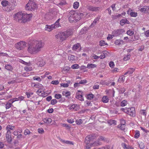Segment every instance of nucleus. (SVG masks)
<instances>
[{
	"label": "nucleus",
	"mask_w": 149,
	"mask_h": 149,
	"mask_svg": "<svg viewBox=\"0 0 149 149\" xmlns=\"http://www.w3.org/2000/svg\"><path fill=\"white\" fill-rule=\"evenodd\" d=\"M122 29H118L114 30L112 32V34L113 36H117L121 34L122 33Z\"/></svg>",
	"instance_id": "obj_11"
},
{
	"label": "nucleus",
	"mask_w": 149,
	"mask_h": 149,
	"mask_svg": "<svg viewBox=\"0 0 149 149\" xmlns=\"http://www.w3.org/2000/svg\"><path fill=\"white\" fill-rule=\"evenodd\" d=\"M26 42L23 41H20L15 45V47L18 49H23L26 46Z\"/></svg>",
	"instance_id": "obj_6"
},
{
	"label": "nucleus",
	"mask_w": 149,
	"mask_h": 149,
	"mask_svg": "<svg viewBox=\"0 0 149 149\" xmlns=\"http://www.w3.org/2000/svg\"><path fill=\"white\" fill-rule=\"evenodd\" d=\"M127 13L130 15L132 17H136L137 15V14L136 12L133 11L130 8L127 11Z\"/></svg>",
	"instance_id": "obj_12"
},
{
	"label": "nucleus",
	"mask_w": 149,
	"mask_h": 149,
	"mask_svg": "<svg viewBox=\"0 0 149 149\" xmlns=\"http://www.w3.org/2000/svg\"><path fill=\"white\" fill-rule=\"evenodd\" d=\"M43 121L45 123L49 124L51 123L52 120L51 118H46L43 119Z\"/></svg>",
	"instance_id": "obj_22"
},
{
	"label": "nucleus",
	"mask_w": 149,
	"mask_h": 149,
	"mask_svg": "<svg viewBox=\"0 0 149 149\" xmlns=\"http://www.w3.org/2000/svg\"><path fill=\"white\" fill-rule=\"evenodd\" d=\"M73 34V32L72 31L68 30L65 31L59 32L55 35V37L57 39H60V40L62 41L72 36Z\"/></svg>",
	"instance_id": "obj_2"
},
{
	"label": "nucleus",
	"mask_w": 149,
	"mask_h": 149,
	"mask_svg": "<svg viewBox=\"0 0 149 149\" xmlns=\"http://www.w3.org/2000/svg\"><path fill=\"white\" fill-rule=\"evenodd\" d=\"M96 67V65L95 64L91 63V64H88L87 65V68H89L91 69L92 68H94Z\"/></svg>",
	"instance_id": "obj_32"
},
{
	"label": "nucleus",
	"mask_w": 149,
	"mask_h": 149,
	"mask_svg": "<svg viewBox=\"0 0 149 149\" xmlns=\"http://www.w3.org/2000/svg\"><path fill=\"white\" fill-rule=\"evenodd\" d=\"M94 96V95L92 94H90L87 95V98L88 99L91 100L92 99Z\"/></svg>",
	"instance_id": "obj_38"
},
{
	"label": "nucleus",
	"mask_w": 149,
	"mask_h": 149,
	"mask_svg": "<svg viewBox=\"0 0 149 149\" xmlns=\"http://www.w3.org/2000/svg\"><path fill=\"white\" fill-rule=\"evenodd\" d=\"M53 14L51 13H48L46 15L45 17L48 19H53Z\"/></svg>",
	"instance_id": "obj_23"
},
{
	"label": "nucleus",
	"mask_w": 149,
	"mask_h": 149,
	"mask_svg": "<svg viewBox=\"0 0 149 149\" xmlns=\"http://www.w3.org/2000/svg\"><path fill=\"white\" fill-rule=\"evenodd\" d=\"M80 47V45L79 43H77L73 46L72 49L74 50H76L77 49H78Z\"/></svg>",
	"instance_id": "obj_27"
},
{
	"label": "nucleus",
	"mask_w": 149,
	"mask_h": 149,
	"mask_svg": "<svg viewBox=\"0 0 149 149\" xmlns=\"http://www.w3.org/2000/svg\"><path fill=\"white\" fill-rule=\"evenodd\" d=\"M24 70L26 71H29L31 70H32V69L31 67L26 66L24 67Z\"/></svg>",
	"instance_id": "obj_43"
},
{
	"label": "nucleus",
	"mask_w": 149,
	"mask_h": 149,
	"mask_svg": "<svg viewBox=\"0 0 149 149\" xmlns=\"http://www.w3.org/2000/svg\"><path fill=\"white\" fill-rule=\"evenodd\" d=\"M53 26L52 24L51 25H46L45 29L49 31H50L54 29Z\"/></svg>",
	"instance_id": "obj_17"
},
{
	"label": "nucleus",
	"mask_w": 149,
	"mask_h": 149,
	"mask_svg": "<svg viewBox=\"0 0 149 149\" xmlns=\"http://www.w3.org/2000/svg\"><path fill=\"white\" fill-rule=\"evenodd\" d=\"M79 65L77 64H74L71 66V68L73 69H76L79 68Z\"/></svg>",
	"instance_id": "obj_46"
},
{
	"label": "nucleus",
	"mask_w": 149,
	"mask_h": 149,
	"mask_svg": "<svg viewBox=\"0 0 149 149\" xmlns=\"http://www.w3.org/2000/svg\"><path fill=\"white\" fill-rule=\"evenodd\" d=\"M110 147L109 146H106L104 147H102L98 149H109Z\"/></svg>",
	"instance_id": "obj_58"
},
{
	"label": "nucleus",
	"mask_w": 149,
	"mask_h": 149,
	"mask_svg": "<svg viewBox=\"0 0 149 149\" xmlns=\"http://www.w3.org/2000/svg\"><path fill=\"white\" fill-rule=\"evenodd\" d=\"M139 146L141 149H143L145 147L144 144L142 143L139 144Z\"/></svg>",
	"instance_id": "obj_59"
},
{
	"label": "nucleus",
	"mask_w": 149,
	"mask_h": 149,
	"mask_svg": "<svg viewBox=\"0 0 149 149\" xmlns=\"http://www.w3.org/2000/svg\"><path fill=\"white\" fill-rule=\"evenodd\" d=\"M119 127L120 128V129L122 130H123L125 129V125L121 124L119 126Z\"/></svg>",
	"instance_id": "obj_62"
},
{
	"label": "nucleus",
	"mask_w": 149,
	"mask_h": 149,
	"mask_svg": "<svg viewBox=\"0 0 149 149\" xmlns=\"http://www.w3.org/2000/svg\"><path fill=\"white\" fill-rule=\"evenodd\" d=\"M57 100L55 99H53L51 100V104L52 105H54L57 103Z\"/></svg>",
	"instance_id": "obj_51"
},
{
	"label": "nucleus",
	"mask_w": 149,
	"mask_h": 149,
	"mask_svg": "<svg viewBox=\"0 0 149 149\" xmlns=\"http://www.w3.org/2000/svg\"><path fill=\"white\" fill-rule=\"evenodd\" d=\"M127 104V101L125 100H123L121 103L120 106L121 107H124Z\"/></svg>",
	"instance_id": "obj_45"
},
{
	"label": "nucleus",
	"mask_w": 149,
	"mask_h": 149,
	"mask_svg": "<svg viewBox=\"0 0 149 149\" xmlns=\"http://www.w3.org/2000/svg\"><path fill=\"white\" fill-rule=\"evenodd\" d=\"M61 86L63 87H67L68 86V84L67 83L66 84H61Z\"/></svg>",
	"instance_id": "obj_63"
},
{
	"label": "nucleus",
	"mask_w": 149,
	"mask_h": 149,
	"mask_svg": "<svg viewBox=\"0 0 149 149\" xmlns=\"http://www.w3.org/2000/svg\"><path fill=\"white\" fill-rule=\"evenodd\" d=\"M6 139L8 143H10L12 141L10 131H7L6 135Z\"/></svg>",
	"instance_id": "obj_9"
},
{
	"label": "nucleus",
	"mask_w": 149,
	"mask_h": 149,
	"mask_svg": "<svg viewBox=\"0 0 149 149\" xmlns=\"http://www.w3.org/2000/svg\"><path fill=\"white\" fill-rule=\"evenodd\" d=\"M124 43V41L123 40L120 39L116 40L115 42V44L117 45H119L120 44H123Z\"/></svg>",
	"instance_id": "obj_24"
},
{
	"label": "nucleus",
	"mask_w": 149,
	"mask_h": 149,
	"mask_svg": "<svg viewBox=\"0 0 149 149\" xmlns=\"http://www.w3.org/2000/svg\"><path fill=\"white\" fill-rule=\"evenodd\" d=\"M79 6V3L77 1H76L74 3L73 5V7L74 8L76 9L78 8Z\"/></svg>",
	"instance_id": "obj_37"
},
{
	"label": "nucleus",
	"mask_w": 149,
	"mask_h": 149,
	"mask_svg": "<svg viewBox=\"0 0 149 149\" xmlns=\"http://www.w3.org/2000/svg\"><path fill=\"white\" fill-rule=\"evenodd\" d=\"M140 135L139 132L138 131H136L135 134L134 136L135 138L138 139L139 138Z\"/></svg>",
	"instance_id": "obj_42"
},
{
	"label": "nucleus",
	"mask_w": 149,
	"mask_h": 149,
	"mask_svg": "<svg viewBox=\"0 0 149 149\" xmlns=\"http://www.w3.org/2000/svg\"><path fill=\"white\" fill-rule=\"evenodd\" d=\"M109 66L112 68H113L114 66L115 65L113 61H111L109 63Z\"/></svg>",
	"instance_id": "obj_52"
},
{
	"label": "nucleus",
	"mask_w": 149,
	"mask_h": 149,
	"mask_svg": "<svg viewBox=\"0 0 149 149\" xmlns=\"http://www.w3.org/2000/svg\"><path fill=\"white\" fill-rule=\"evenodd\" d=\"M59 83V82L58 80L53 81L51 82V84L54 85H57Z\"/></svg>",
	"instance_id": "obj_56"
},
{
	"label": "nucleus",
	"mask_w": 149,
	"mask_h": 149,
	"mask_svg": "<svg viewBox=\"0 0 149 149\" xmlns=\"http://www.w3.org/2000/svg\"><path fill=\"white\" fill-rule=\"evenodd\" d=\"M125 79V77L123 75H122L119 78L118 80V81L120 83L123 82L124 81Z\"/></svg>",
	"instance_id": "obj_33"
},
{
	"label": "nucleus",
	"mask_w": 149,
	"mask_h": 149,
	"mask_svg": "<svg viewBox=\"0 0 149 149\" xmlns=\"http://www.w3.org/2000/svg\"><path fill=\"white\" fill-rule=\"evenodd\" d=\"M1 4L3 7H5L9 6L10 3L8 1L3 0L2 1Z\"/></svg>",
	"instance_id": "obj_20"
},
{
	"label": "nucleus",
	"mask_w": 149,
	"mask_h": 149,
	"mask_svg": "<svg viewBox=\"0 0 149 149\" xmlns=\"http://www.w3.org/2000/svg\"><path fill=\"white\" fill-rule=\"evenodd\" d=\"M100 17V16H99L97 17L94 19L93 22L91 24L90 26L92 27L95 26L96 24V23L99 22Z\"/></svg>",
	"instance_id": "obj_16"
},
{
	"label": "nucleus",
	"mask_w": 149,
	"mask_h": 149,
	"mask_svg": "<svg viewBox=\"0 0 149 149\" xmlns=\"http://www.w3.org/2000/svg\"><path fill=\"white\" fill-rule=\"evenodd\" d=\"M15 128L14 126H13L10 125H8L6 127V130L7 131H10V130H13Z\"/></svg>",
	"instance_id": "obj_31"
},
{
	"label": "nucleus",
	"mask_w": 149,
	"mask_h": 149,
	"mask_svg": "<svg viewBox=\"0 0 149 149\" xmlns=\"http://www.w3.org/2000/svg\"><path fill=\"white\" fill-rule=\"evenodd\" d=\"M60 141L63 143H65L67 144H72L73 145V143L72 142L69 141H65V140L61 139Z\"/></svg>",
	"instance_id": "obj_35"
},
{
	"label": "nucleus",
	"mask_w": 149,
	"mask_h": 149,
	"mask_svg": "<svg viewBox=\"0 0 149 149\" xmlns=\"http://www.w3.org/2000/svg\"><path fill=\"white\" fill-rule=\"evenodd\" d=\"M130 57V55L129 54H127V55H124L123 60L124 61H127L129 60Z\"/></svg>",
	"instance_id": "obj_30"
},
{
	"label": "nucleus",
	"mask_w": 149,
	"mask_h": 149,
	"mask_svg": "<svg viewBox=\"0 0 149 149\" xmlns=\"http://www.w3.org/2000/svg\"><path fill=\"white\" fill-rule=\"evenodd\" d=\"M109 99L107 96H104L103 97L102 101L104 103H107L108 102Z\"/></svg>",
	"instance_id": "obj_34"
},
{
	"label": "nucleus",
	"mask_w": 149,
	"mask_h": 149,
	"mask_svg": "<svg viewBox=\"0 0 149 149\" xmlns=\"http://www.w3.org/2000/svg\"><path fill=\"white\" fill-rule=\"evenodd\" d=\"M128 22L129 21L126 19H122L120 22V24L121 25H123L125 23L128 24Z\"/></svg>",
	"instance_id": "obj_26"
},
{
	"label": "nucleus",
	"mask_w": 149,
	"mask_h": 149,
	"mask_svg": "<svg viewBox=\"0 0 149 149\" xmlns=\"http://www.w3.org/2000/svg\"><path fill=\"white\" fill-rule=\"evenodd\" d=\"M120 110L124 111V112L126 113L127 114L128 112V108H121L120 109Z\"/></svg>",
	"instance_id": "obj_49"
},
{
	"label": "nucleus",
	"mask_w": 149,
	"mask_h": 149,
	"mask_svg": "<svg viewBox=\"0 0 149 149\" xmlns=\"http://www.w3.org/2000/svg\"><path fill=\"white\" fill-rule=\"evenodd\" d=\"M68 60L71 61H73L76 60V57L71 54H70L68 57Z\"/></svg>",
	"instance_id": "obj_21"
},
{
	"label": "nucleus",
	"mask_w": 149,
	"mask_h": 149,
	"mask_svg": "<svg viewBox=\"0 0 149 149\" xmlns=\"http://www.w3.org/2000/svg\"><path fill=\"white\" fill-rule=\"evenodd\" d=\"M5 68L9 71H12L13 69L12 66L9 64L6 65L5 66Z\"/></svg>",
	"instance_id": "obj_28"
},
{
	"label": "nucleus",
	"mask_w": 149,
	"mask_h": 149,
	"mask_svg": "<svg viewBox=\"0 0 149 149\" xmlns=\"http://www.w3.org/2000/svg\"><path fill=\"white\" fill-rule=\"evenodd\" d=\"M22 14L23 13L21 12H18L15 14L14 16V19L17 22L22 23Z\"/></svg>",
	"instance_id": "obj_7"
},
{
	"label": "nucleus",
	"mask_w": 149,
	"mask_h": 149,
	"mask_svg": "<svg viewBox=\"0 0 149 149\" xmlns=\"http://www.w3.org/2000/svg\"><path fill=\"white\" fill-rule=\"evenodd\" d=\"M82 120L81 119L77 120L76 121V124L78 125L81 124L82 123Z\"/></svg>",
	"instance_id": "obj_53"
},
{
	"label": "nucleus",
	"mask_w": 149,
	"mask_h": 149,
	"mask_svg": "<svg viewBox=\"0 0 149 149\" xmlns=\"http://www.w3.org/2000/svg\"><path fill=\"white\" fill-rule=\"evenodd\" d=\"M148 9H149V6H144L140 8V10L142 12H145Z\"/></svg>",
	"instance_id": "obj_25"
},
{
	"label": "nucleus",
	"mask_w": 149,
	"mask_h": 149,
	"mask_svg": "<svg viewBox=\"0 0 149 149\" xmlns=\"http://www.w3.org/2000/svg\"><path fill=\"white\" fill-rule=\"evenodd\" d=\"M62 126L66 127L67 129H70L71 127L70 125L66 124H63Z\"/></svg>",
	"instance_id": "obj_48"
},
{
	"label": "nucleus",
	"mask_w": 149,
	"mask_h": 149,
	"mask_svg": "<svg viewBox=\"0 0 149 149\" xmlns=\"http://www.w3.org/2000/svg\"><path fill=\"white\" fill-rule=\"evenodd\" d=\"M62 94L63 96H65L66 97H68L70 95V93L69 91H63Z\"/></svg>",
	"instance_id": "obj_29"
},
{
	"label": "nucleus",
	"mask_w": 149,
	"mask_h": 149,
	"mask_svg": "<svg viewBox=\"0 0 149 149\" xmlns=\"http://www.w3.org/2000/svg\"><path fill=\"white\" fill-rule=\"evenodd\" d=\"M54 26V29L58 28L59 26H60V24L59 22H57L56 21V22L54 23V24H52Z\"/></svg>",
	"instance_id": "obj_36"
},
{
	"label": "nucleus",
	"mask_w": 149,
	"mask_h": 149,
	"mask_svg": "<svg viewBox=\"0 0 149 149\" xmlns=\"http://www.w3.org/2000/svg\"><path fill=\"white\" fill-rule=\"evenodd\" d=\"M76 95V98L81 101L84 100L83 95H82L80 94L79 93H78L77 92Z\"/></svg>",
	"instance_id": "obj_18"
},
{
	"label": "nucleus",
	"mask_w": 149,
	"mask_h": 149,
	"mask_svg": "<svg viewBox=\"0 0 149 149\" xmlns=\"http://www.w3.org/2000/svg\"><path fill=\"white\" fill-rule=\"evenodd\" d=\"M12 105V103L9 102H7L6 105V109L10 108Z\"/></svg>",
	"instance_id": "obj_39"
},
{
	"label": "nucleus",
	"mask_w": 149,
	"mask_h": 149,
	"mask_svg": "<svg viewBox=\"0 0 149 149\" xmlns=\"http://www.w3.org/2000/svg\"><path fill=\"white\" fill-rule=\"evenodd\" d=\"M87 82V81L86 80H81L79 82V84H85Z\"/></svg>",
	"instance_id": "obj_57"
},
{
	"label": "nucleus",
	"mask_w": 149,
	"mask_h": 149,
	"mask_svg": "<svg viewBox=\"0 0 149 149\" xmlns=\"http://www.w3.org/2000/svg\"><path fill=\"white\" fill-rule=\"evenodd\" d=\"M69 20L71 23L77 22L83 16L82 13H80L77 14L74 11H70L68 15Z\"/></svg>",
	"instance_id": "obj_3"
},
{
	"label": "nucleus",
	"mask_w": 149,
	"mask_h": 149,
	"mask_svg": "<svg viewBox=\"0 0 149 149\" xmlns=\"http://www.w3.org/2000/svg\"><path fill=\"white\" fill-rule=\"evenodd\" d=\"M127 33L128 35L131 36L134 34V31H133L129 30L127 31Z\"/></svg>",
	"instance_id": "obj_44"
},
{
	"label": "nucleus",
	"mask_w": 149,
	"mask_h": 149,
	"mask_svg": "<svg viewBox=\"0 0 149 149\" xmlns=\"http://www.w3.org/2000/svg\"><path fill=\"white\" fill-rule=\"evenodd\" d=\"M89 10L92 11L96 12L99 10L100 8L99 7H93L92 6H88L87 8Z\"/></svg>",
	"instance_id": "obj_14"
},
{
	"label": "nucleus",
	"mask_w": 149,
	"mask_h": 149,
	"mask_svg": "<svg viewBox=\"0 0 149 149\" xmlns=\"http://www.w3.org/2000/svg\"><path fill=\"white\" fill-rule=\"evenodd\" d=\"M141 114H142L143 116H146V111L145 110H142L141 111Z\"/></svg>",
	"instance_id": "obj_64"
},
{
	"label": "nucleus",
	"mask_w": 149,
	"mask_h": 149,
	"mask_svg": "<svg viewBox=\"0 0 149 149\" xmlns=\"http://www.w3.org/2000/svg\"><path fill=\"white\" fill-rule=\"evenodd\" d=\"M101 145V143L99 141H95L94 143H90V145L91 146H97Z\"/></svg>",
	"instance_id": "obj_19"
},
{
	"label": "nucleus",
	"mask_w": 149,
	"mask_h": 149,
	"mask_svg": "<svg viewBox=\"0 0 149 149\" xmlns=\"http://www.w3.org/2000/svg\"><path fill=\"white\" fill-rule=\"evenodd\" d=\"M61 94H56L54 96L57 99H59L60 98H61Z\"/></svg>",
	"instance_id": "obj_50"
},
{
	"label": "nucleus",
	"mask_w": 149,
	"mask_h": 149,
	"mask_svg": "<svg viewBox=\"0 0 149 149\" xmlns=\"http://www.w3.org/2000/svg\"><path fill=\"white\" fill-rule=\"evenodd\" d=\"M37 8V6L34 2L32 1V0H29L28 3L26 6L25 8L28 10H34Z\"/></svg>",
	"instance_id": "obj_5"
},
{
	"label": "nucleus",
	"mask_w": 149,
	"mask_h": 149,
	"mask_svg": "<svg viewBox=\"0 0 149 149\" xmlns=\"http://www.w3.org/2000/svg\"><path fill=\"white\" fill-rule=\"evenodd\" d=\"M127 114L132 116H135V109L133 107L131 108H128V112Z\"/></svg>",
	"instance_id": "obj_10"
},
{
	"label": "nucleus",
	"mask_w": 149,
	"mask_h": 149,
	"mask_svg": "<svg viewBox=\"0 0 149 149\" xmlns=\"http://www.w3.org/2000/svg\"><path fill=\"white\" fill-rule=\"evenodd\" d=\"M31 133V132H30L29 130L27 129L25 130L24 132V134L25 135H26L28 134H30Z\"/></svg>",
	"instance_id": "obj_47"
},
{
	"label": "nucleus",
	"mask_w": 149,
	"mask_h": 149,
	"mask_svg": "<svg viewBox=\"0 0 149 149\" xmlns=\"http://www.w3.org/2000/svg\"><path fill=\"white\" fill-rule=\"evenodd\" d=\"M125 91V89L124 88H121L119 91V93H123Z\"/></svg>",
	"instance_id": "obj_54"
},
{
	"label": "nucleus",
	"mask_w": 149,
	"mask_h": 149,
	"mask_svg": "<svg viewBox=\"0 0 149 149\" xmlns=\"http://www.w3.org/2000/svg\"><path fill=\"white\" fill-rule=\"evenodd\" d=\"M33 79L34 80H36L38 81H40L41 80V79L40 77L37 76L34 77H33Z\"/></svg>",
	"instance_id": "obj_61"
},
{
	"label": "nucleus",
	"mask_w": 149,
	"mask_h": 149,
	"mask_svg": "<svg viewBox=\"0 0 149 149\" xmlns=\"http://www.w3.org/2000/svg\"><path fill=\"white\" fill-rule=\"evenodd\" d=\"M80 108L79 105L77 104H73L70 105V109L71 110L77 111Z\"/></svg>",
	"instance_id": "obj_13"
},
{
	"label": "nucleus",
	"mask_w": 149,
	"mask_h": 149,
	"mask_svg": "<svg viewBox=\"0 0 149 149\" xmlns=\"http://www.w3.org/2000/svg\"><path fill=\"white\" fill-rule=\"evenodd\" d=\"M134 70L135 69L133 68H129L128 70L129 74H130L132 73Z\"/></svg>",
	"instance_id": "obj_41"
},
{
	"label": "nucleus",
	"mask_w": 149,
	"mask_h": 149,
	"mask_svg": "<svg viewBox=\"0 0 149 149\" xmlns=\"http://www.w3.org/2000/svg\"><path fill=\"white\" fill-rule=\"evenodd\" d=\"M38 132L39 133L42 134L44 133V130L43 128H41L38 129Z\"/></svg>",
	"instance_id": "obj_55"
},
{
	"label": "nucleus",
	"mask_w": 149,
	"mask_h": 149,
	"mask_svg": "<svg viewBox=\"0 0 149 149\" xmlns=\"http://www.w3.org/2000/svg\"><path fill=\"white\" fill-rule=\"evenodd\" d=\"M37 64L39 66L42 67L45 64V61L40 58H39L37 60Z\"/></svg>",
	"instance_id": "obj_15"
},
{
	"label": "nucleus",
	"mask_w": 149,
	"mask_h": 149,
	"mask_svg": "<svg viewBox=\"0 0 149 149\" xmlns=\"http://www.w3.org/2000/svg\"><path fill=\"white\" fill-rule=\"evenodd\" d=\"M107 45V43L104 40H101L100 42V46H104Z\"/></svg>",
	"instance_id": "obj_40"
},
{
	"label": "nucleus",
	"mask_w": 149,
	"mask_h": 149,
	"mask_svg": "<svg viewBox=\"0 0 149 149\" xmlns=\"http://www.w3.org/2000/svg\"><path fill=\"white\" fill-rule=\"evenodd\" d=\"M31 14L23 13L22 15V22L24 23L28 21L32 17Z\"/></svg>",
	"instance_id": "obj_8"
},
{
	"label": "nucleus",
	"mask_w": 149,
	"mask_h": 149,
	"mask_svg": "<svg viewBox=\"0 0 149 149\" xmlns=\"http://www.w3.org/2000/svg\"><path fill=\"white\" fill-rule=\"evenodd\" d=\"M98 139L99 140H102L104 141L106 140V139L102 136H100Z\"/></svg>",
	"instance_id": "obj_60"
},
{
	"label": "nucleus",
	"mask_w": 149,
	"mask_h": 149,
	"mask_svg": "<svg viewBox=\"0 0 149 149\" xmlns=\"http://www.w3.org/2000/svg\"><path fill=\"white\" fill-rule=\"evenodd\" d=\"M96 136L95 135L91 134L87 136L85 138V143L86 145V149H89L90 147L89 144L91 141L96 138Z\"/></svg>",
	"instance_id": "obj_4"
},
{
	"label": "nucleus",
	"mask_w": 149,
	"mask_h": 149,
	"mask_svg": "<svg viewBox=\"0 0 149 149\" xmlns=\"http://www.w3.org/2000/svg\"><path fill=\"white\" fill-rule=\"evenodd\" d=\"M44 45V43L41 41H34L29 46L28 51L31 54H36L41 51Z\"/></svg>",
	"instance_id": "obj_1"
}]
</instances>
